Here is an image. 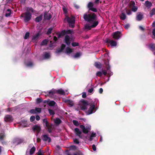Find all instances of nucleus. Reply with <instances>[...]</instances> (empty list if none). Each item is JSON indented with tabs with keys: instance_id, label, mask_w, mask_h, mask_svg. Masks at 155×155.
<instances>
[{
	"instance_id": "69168bd1",
	"label": "nucleus",
	"mask_w": 155,
	"mask_h": 155,
	"mask_svg": "<svg viewBox=\"0 0 155 155\" xmlns=\"http://www.w3.org/2000/svg\"><path fill=\"white\" fill-rule=\"evenodd\" d=\"M40 117L38 116H37L36 117V119L37 120H40Z\"/></svg>"
},
{
	"instance_id": "bf43d9fd",
	"label": "nucleus",
	"mask_w": 155,
	"mask_h": 155,
	"mask_svg": "<svg viewBox=\"0 0 155 155\" xmlns=\"http://www.w3.org/2000/svg\"><path fill=\"white\" fill-rule=\"evenodd\" d=\"M92 148L94 151H96V148L95 146L94 145H93L92 146Z\"/></svg>"
},
{
	"instance_id": "423d86ee",
	"label": "nucleus",
	"mask_w": 155,
	"mask_h": 155,
	"mask_svg": "<svg viewBox=\"0 0 155 155\" xmlns=\"http://www.w3.org/2000/svg\"><path fill=\"white\" fill-rule=\"evenodd\" d=\"M80 127L82 129L83 132L85 134H87L91 130V126L89 124H87L85 126L82 125L80 126Z\"/></svg>"
},
{
	"instance_id": "6e6552de",
	"label": "nucleus",
	"mask_w": 155,
	"mask_h": 155,
	"mask_svg": "<svg viewBox=\"0 0 155 155\" xmlns=\"http://www.w3.org/2000/svg\"><path fill=\"white\" fill-rule=\"evenodd\" d=\"M65 42L67 45H69L71 42L72 41L73 39L72 37L71 36H69L68 35H66L65 38Z\"/></svg>"
},
{
	"instance_id": "9d476101",
	"label": "nucleus",
	"mask_w": 155,
	"mask_h": 155,
	"mask_svg": "<svg viewBox=\"0 0 155 155\" xmlns=\"http://www.w3.org/2000/svg\"><path fill=\"white\" fill-rule=\"evenodd\" d=\"M4 121L6 122H12L13 120V118L10 115H7L5 116L4 118Z\"/></svg>"
},
{
	"instance_id": "0eeeda50",
	"label": "nucleus",
	"mask_w": 155,
	"mask_h": 155,
	"mask_svg": "<svg viewBox=\"0 0 155 155\" xmlns=\"http://www.w3.org/2000/svg\"><path fill=\"white\" fill-rule=\"evenodd\" d=\"M33 144H31L29 145L30 147H32L29 150L28 149L26 152V155H32L34 153L35 151V148L34 147H32Z\"/></svg>"
},
{
	"instance_id": "f03ea898",
	"label": "nucleus",
	"mask_w": 155,
	"mask_h": 155,
	"mask_svg": "<svg viewBox=\"0 0 155 155\" xmlns=\"http://www.w3.org/2000/svg\"><path fill=\"white\" fill-rule=\"evenodd\" d=\"M80 108L84 110H86L88 108V110L86 113L87 115H89L94 113L97 109L95 108V104L94 103L88 104L87 102L84 100L81 101L80 103Z\"/></svg>"
},
{
	"instance_id": "7c9ffc66",
	"label": "nucleus",
	"mask_w": 155,
	"mask_h": 155,
	"mask_svg": "<svg viewBox=\"0 0 155 155\" xmlns=\"http://www.w3.org/2000/svg\"><path fill=\"white\" fill-rule=\"evenodd\" d=\"M54 122L56 124H58L61 122V121L59 119L57 118L54 120Z\"/></svg>"
},
{
	"instance_id": "ddd939ff",
	"label": "nucleus",
	"mask_w": 155,
	"mask_h": 155,
	"mask_svg": "<svg viewBox=\"0 0 155 155\" xmlns=\"http://www.w3.org/2000/svg\"><path fill=\"white\" fill-rule=\"evenodd\" d=\"M42 139L44 141H48V143L50 142L51 141V139L47 135H44L43 136Z\"/></svg>"
},
{
	"instance_id": "49530a36",
	"label": "nucleus",
	"mask_w": 155,
	"mask_h": 155,
	"mask_svg": "<svg viewBox=\"0 0 155 155\" xmlns=\"http://www.w3.org/2000/svg\"><path fill=\"white\" fill-rule=\"evenodd\" d=\"M102 75V72L101 71H98L96 73V75L98 76H101Z\"/></svg>"
},
{
	"instance_id": "a19ab883",
	"label": "nucleus",
	"mask_w": 155,
	"mask_h": 155,
	"mask_svg": "<svg viewBox=\"0 0 155 155\" xmlns=\"http://www.w3.org/2000/svg\"><path fill=\"white\" fill-rule=\"evenodd\" d=\"M48 40L45 39L44 40L41 42V45H46L48 43Z\"/></svg>"
},
{
	"instance_id": "e2e57ef3",
	"label": "nucleus",
	"mask_w": 155,
	"mask_h": 155,
	"mask_svg": "<svg viewBox=\"0 0 155 155\" xmlns=\"http://www.w3.org/2000/svg\"><path fill=\"white\" fill-rule=\"evenodd\" d=\"M103 89L102 88H100L99 90V92L100 94H101L103 93Z\"/></svg>"
},
{
	"instance_id": "8fccbe9b",
	"label": "nucleus",
	"mask_w": 155,
	"mask_h": 155,
	"mask_svg": "<svg viewBox=\"0 0 155 155\" xmlns=\"http://www.w3.org/2000/svg\"><path fill=\"white\" fill-rule=\"evenodd\" d=\"M48 111H49V112L50 115H53L54 114V111L53 110L49 109L48 110Z\"/></svg>"
},
{
	"instance_id": "4468645a",
	"label": "nucleus",
	"mask_w": 155,
	"mask_h": 155,
	"mask_svg": "<svg viewBox=\"0 0 155 155\" xmlns=\"http://www.w3.org/2000/svg\"><path fill=\"white\" fill-rule=\"evenodd\" d=\"M11 13V11L10 9H8L6 11H4V14L6 17H10Z\"/></svg>"
},
{
	"instance_id": "c756f323",
	"label": "nucleus",
	"mask_w": 155,
	"mask_h": 155,
	"mask_svg": "<svg viewBox=\"0 0 155 155\" xmlns=\"http://www.w3.org/2000/svg\"><path fill=\"white\" fill-rule=\"evenodd\" d=\"M42 15H41L40 16L37 17L35 19V21L37 22H38L40 21L42 19Z\"/></svg>"
},
{
	"instance_id": "20e7f679",
	"label": "nucleus",
	"mask_w": 155,
	"mask_h": 155,
	"mask_svg": "<svg viewBox=\"0 0 155 155\" xmlns=\"http://www.w3.org/2000/svg\"><path fill=\"white\" fill-rule=\"evenodd\" d=\"M68 92L67 90L65 91L62 89L57 90L52 89L49 91L48 95L51 97H52L55 94H58L62 95H66L68 94Z\"/></svg>"
},
{
	"instance_id": "f257e3e1",
	"label": "nucleus",
	"mask_w": 155,
	"mask_h": 155,
	"mask_svg": "<svg viewBox=\"0 0 155 155\" xmlns=\"http://www.w3.org/2000/svg\"><path fill=\"white\" fill-rule=\"evenodd\" d=\"M84 18L88 22L85 26V28L87 30H90L91 28L95 27L98 24L97 16L93 13H85L84 15Z\"/></svg>"
},
{
	"instance_id": "09e8293b",
	"label": "nucleus",
	"mask_w": 155,
	"mask_h": 155,
	"mask_svg": "<svg viewBox=\"0 0 155 155\" xmlns=\"http://www.w3.org/2000/svg\"><path fill=\"white\" fill-rule=\"evenodd\" d=\"M74 142L77 144H78L79 143V142L78 140L77 139H74L73 140Z\"/></svg>"
},
{
	"instance_id": "603ef678",
	"label": "nucleus",
	"mask_w": 155,
	"mask_h": 155,
	"mask_svg": "<svg viewBox=\"0 0 155 155\" xmlns=\"http://www.w3.org/2000/svg\"><path fill=\"white\" fill-rule=\"evenodd\" d=\"M78 43L77 42H73L72 43V45L73 47L78 46Z\"/></svg>"
},
{
	"instance_id": "b1692460",
	"label": "nucleus",
	"mask_w": 155,
	"mask_h": 155,
	"mask_svg": "<svg viewBox=\"0 0 155 155\" xmlns=\"http://www.w3.org/2000/svg\"><path fill=\"white\" fill-rule=\"evenodd\" d=\"M74 131L76 134L78 136L80 137H81V132L80 130L78 128H76L74 129Z\"/></svg>"
},
{
	"instance_id": "393cba45",
	"label": "nucleus",
	"mask_w": 155,
	"mask_h": 155,
	"mask_svg": "<svg viewBox=\"0 0 155 155\" xmlns=\"http://www.w3.org/2000/svg\"><path fill=\"white\" fill-rule=\"evenodd\" d=\"M47 103L50 106H53L56 104V103L53 101L48 100Z\"/></svg>"
},
{
	"instance_id": "c9c22d12",
	"label": "nucleus",
	"mask_w": 155,
	"mask_h": 155,
	"mask_svg": "<svg viewBox=\"0 0 155 155\" xmlns=\"http://www.w3.org/2000/svg\"><path fill=\"white\" fill-rule=\"evenodd\" d=\"M81 55V53L78 52L76 53L74 56V57L75 58H78L80 57Z\"/></svg>"
},
{
	"instance_id": "1a4fd4ad",
	"label": "nucleus",
	"mask_w": 155,
	"mask_h": 155,
	"mask_svg": "<svg viewBox=\"0 0 155 155\" xmlns=\"http://www.w3.org/2000/svg\"><path fill=\"white\" fill-rule=\"evenodd\" d=\"M112 36L114 39L118 40L121 37V34L120 32L117 31L113 33Z\"/></svg>"
},
{
	"instance_id": "39448f33",
	"label": "nucleus",
	"mask_w": 155,
	"mask_h": 155,
	"mask_svg": "<svg viewBox=\"0 0 155 155\" xmlns=\"http://www.w3.org/2000/svg\"><path fill=\"white\" fill-rule=\"evenodd\" d=\"M64 21H68L70 27L71 28L74 27L75 22V18L74 17L72 16L70 18L66 17L64 19Z\"/></svg>"
},
{
	"instance_id": "72a5a7b5",
	"label": "nucleus",
	"mask_w": 155,
	"mask_h": 155,
	"mask_svg": "<svg viewBox=\"0 0 155 155\" xmlns=\"http://www.w3.org/2000/svg\"><path fill=\"white\" fill-rule=\"evenodd\" d=\"M149 47L151 50H154L155 49V45L150 44L149 45Z\"/></svg>"
},
{
	"instance_id": "052dcab7",
	"label": "nucleus",
	"mask_w": 155,
	"mask_h": 155,
	"mask_svg": "<svg viewBox=\"0 0 155 155\" xmlns=\"http://www.w3.org/2000/svg\"><path fill=\"white\" fill-rule=\"evenodd\" d=\"M41 100L39 98H37L36 99V102L37 103H39L41 102Z\"/></svg>"
},
{
	"instance_id": "a211bd4d",
	"label": "nucleus",
	"mask_w": 155,
	"mask_h": 155,
	"mask_svg": "<svg viewBox=\"0 0 155 155\" xmlns=\"http://www.w3.org/2000/svg\"><path fill=\"white\" fill-rule=\"evenodd\" d=\"M43 122L45 124L46 126L48 128V132L49 133H51V130L49 127V124L47 120L46 119H44L43 120Z\"/></svg>"
},
{
	"instance_id": "c85d7f7f",
	"label": "nucleus",
	"mask_w": 155,
	"mask_h": 155,
	"mask_svg": "<svg viewBox=\"0 0 155 155\" xmlns=\"http://www.w3.org/2000/svg\"><path fill=\"white\" fill-rule=\"evenodd\" d=\"M43 58L45 59H47L50 57V54L49 53H45L43 54Z\"/></svg>"
},
{
	"instance_id": "f8f14e48",
	"label": "nucleus",
	"mask_w": 155,
	"mask_h": 155,
	"mask_svg": "<svg viewBox=\"0 0 155 155\" xmlns=\"http://www.w3.org/2000/svg\"><path fill=\"white\" fill-rule=\"evenodd\" d=\"M41 108H36L35 109H32L30 111V112L33 114L41 112Z\"/></svg>"
},
{
	"instance_id": "a878e982",
	"label": "nucleus",
	"mask_w": 155,
	"mask_h": 155,
	"mask_svg": "<svg viewBox=\"0 0 155 155\" xmlns=\"http://www.w3.org/2000/svg\"><path fill=\"white\" fill-rule=\"evenodd\" d=\"M143 15L141 13H139L137 14L136 19L138 21H140L143 18Z\"/></svg>"
},
{
	"instance_id": "2f4dec72",
	"label": "nucleus",
	"mask_w": 155,
	"mask_h": 155,
	"mask_svg": "<svg viewBox=\"0 0 155 155\" xmlns=\"http://www.w3.org/2000/svg\"><path fill=\"white\" fill-rule=\"evenodd\" d=\"M88 91L90 94H92L94 91V89L93 87H92L91 88L88 89Z\"/></svg>"
},
{
	"instance_id": "5fc2aeb1",
	"label": "nucleus",
	"mask_w": 155,
	"mask_h": 155,
	"mask_svg": "<svg viewBox=\"0 0 155 155\" xmlns=\"http://www.w3.org/2000/svg\"><path fill=\"white\" fill-rule=\"evenodd\" d=\"M35 119V117L34 116H31L30 118V120L31 121H33Z\"/></svg>"
},
{
	"instance_id": "6ab92c4d",
	"label": "nucleus",
	"mask_w": 155,
	"mask_h": 155,
	"mask_svg": "<svg viewBox=\"0 0 155 155\" xmlns=\"http://www.w3.org/2000/svg\"><path fill=\"white\" fill-rule=\"evenodd\" d=\"M5 132L4 131H2V132L0 133V141H3L5 138Z\"/></svg>"
},
{
	"instance_id": "0e129e2a",
	"label": "nucleus",
	"mask_w": 155,
	"mask_h": 155,
	"mask_svg": "<svg viewBox=\"0 0 155 155\" xmlns=\"http://www.w3.org/2000/svg\"><path fill=\"white\" fill-rule=\"evenodd\" d=\"M102 74H103L104 75H105L107 74V72L105 70H103L102 71Z\"/></svg>"
},
{
	"instance_id": "4c0bfd02",
	"label": "nucleus",
	"mask_w": 155,
	"mask_h": 155,
	"mask_svg": "<svg viewBox=\"0 0 155 155\" xmlns=\"http://www.w3.org/2000/svg\"><path fill=\"white\" fill-rule=\"evenodd\" d=\"M23 123H20L21 126L24 127H26L27 126V121H24V122H22Z\"/></svg>"
},
{
	"instance_id": "4be33fe9",
	"label": "nucleus",
	"mask_w": 155,
	"mask_h": 155,
	"mask_svg": "<svg viewBox=\"0 0 155 155\" xmlns=\"http://www.w3.org/2000/svg\"><path fill=\"white\" fill-rule=\"evenodd\" d=\"M18 108L16 107L11 108H8L6 109V111L8 112L14 111L16 110Z\"/></svg>"
},
{
	"instance_id": "f3484780",
	"label": "nucleus",
	"mask_w": 155,
	"mask_h": 155,
	"mask_svg": "<svg viewBox=\"0 0 155 155\" xmlns=\"http://www.w3.org/2000/svg\"><path fill=\"white\" fill-rule=\"evenodd\" d=\"M41 34L40 32L37 33L35 35L32 37L33 40H36L38 39L40 36Z\"/></svg>"
},
{
	"instance_id": "37998d69",
	"label": "nucleus",
	"mask_w": 155,
	"mask_h": 155,
	"mask_svg": "<svg viewBox=\"0 0 155 155\" xmlns=\"http://www.w3.org/2000/svg\"><path fill=\"white\" fill-rule=\"evenodd\" d=\"M29 35H30V34H29V32H27V33H26L25 34V36H24V38L25 39H27L28 38V37L29 36Z\"/></svg>"
},
{
	"instance_id": "338daca9",
	"label": "nucleus",
	"mask_w": 155,
	"mask_h": 155,
	"mask_svg": "<svg viewBox=\"0 0 155 155\" xmlns=\"http://www.w3.org/2000/svg\"><path fill=\"white\" fill-rule=\"evenodd\" d=\"M153 35L155 36V28H154L153 31L152 32Z\"/></svg>"
},
{
	"instance_id": "13d9d810",
	"label": "nucleus",
	"mask_w": 155,
	"mask_h": 155,
	"mask_svg": "<svg viewBox=\"0 0 155 155\" xmlns=\"http://www.w3.org/2000/svg\"><path fill=\"white\" fill-rule=\"evenodd\" d=\"M86 95L85 92H83L82 93V97L83 98H85L86 97Z\"/></svg>"
},
{
	"instance_id": "774afa93",
	"label": "nucleus",
	"mask_w": 155,
	"mask_h": 155,
	"mask_svg": "<svg viewBox=\"0 0 155 155\" xmlns=\"http://www.w3.org/2000/svg\"><path fill=\"white\" fill-rule=\"evenodd\" d=\"M152 26L153 27H155V21L153 22Z\"/></svg>"
},
{
	"instance_id": "cd10ccee",
	"label": "nucleus",
	"mask_w": 155,
	"mask_h": 155,
	"mask_svg": "<svg viewBox=\"0 0 155 155\" xmlns=\"http://www.w3.org/2000/svg\"><path fill=\"white\" fill-rule=\"evenodd\" d=\"M65 47V45L63 44L61 45V48L60 49L57 50L56 51V53H58L61 52L64 49Z\"/></svg>"
},
{
	"instance_id": "680f3d73",
	"label": "nucleus",
	"mask_w": 155,
	"mask_h": 155,
	"mask_svg": "<svg viewBox=\"0 0 155 155\" xmlns=\"http://www.w3.org/2000/svg\"><path fill=\"white\" fill-rule=\"evenodd\" d=\"M33 65V64L32 62H30L27 64V66L28 67L31 66Z\"/></svg>"
},
{
	"instance_id": "dca6fc26",
	"label": "nucleus",
	"mask_w": 155,
	"mask_h": 155,
	"mask_svg": "<svg viewBox=\"0 0 155 155\" xmlns=\"http://www.w3.org/2000/svg\"><path fill=\"white\" fill-rule=\"evenodd\" d=\"M32 129L35 132L38 133L40 130L41 128L39 126L36 125L33 127Z\"/></svg>"
},
{
	"instance_id": "6e6d98bb",
	"label": "nucleus",
	"mask_w": 155,
	"mask_h": 155,
	"mask_svg": "<svg viewBox=\"0 0 155 155\" xmlns=\"http://www.w3.org/2000/svg\"><path fill=\"white\" fill-rule=\"evenodd\" d=\"M90 10H91L92 11L94 12H96L97 11V10L96 8H92L90 9Z\"/></svg>"
},
{
	"instance_id": "bb28decb",
	"label": "nucleus",
	"mask_w": 155,
	"mask_h": 155,
	"mask_svg": "<svg viewBox=\"0 0 155 155\" xmlns=\"http://www.w3.org/2000/svg\"><path fill=\"white\" fill-rule=\"evenodd\" d=\"M145 5L147 7L149 8L152 6V4L150 2L147 1L145 2Z\"/></svg>"
},
{
	"instance_id": "473e14b6",
	"label": "nucleus",
	"mask_w": 155,
	"mask_h": 155,
	"mask_svg": "<svg viewBox=\"0 0 155 155\" xmlns=\"http://www.w3.org/2000/svg\"><path fill=\"white\" fill-rule=\"evenodd\" d=\"M101 63L100 62H95V66L98 68H101Z\"/></svg>"
},
{
	"instance_id": "a18cd8bd",
	"label": "nucleus",
	"mask_w": 155,
	"mask_h": 155,
	"mask_svg": "<svg viewBox=\"0 0 155 155\" xmlns=\"http://www.w3.org/2000/svg\"><path fill=\"white\" fill-rule=\"evenodd\" d=\"M53 29L52 28H50L48 29V31L47 32V34L48 35L50 34L52 30Z\"/></svg>"
},
{
	"instance_id": "f704fd0d",
	"label": "nucleus",
	"mask_w": 155,
	"mask_h": 155,
	"mask_svg": "<svg viewBox=\"0 0 155 155\" xmlns=\"http://www.w3.org/2000/svg\"><path fill=\"white\" fill-rule=\"evenodd\" d=\"M155 15V8H153L150 12V15L151 17Z\"/></svg>"
},
{
	"instance_id": "7ed1b4c3",
	"label": "nucleus",
	"mask_w": 155,
	"mask_h": 155,
	"mask_svg": "<svg viewBox=\"0 0 155 155\" xmlns=\"http://www.w3.org/2000/svg\"><path fill=\"white\" fill-rule=\"evenodd\" d=\"M33 9L31 8H27L26 12L25 14L21 15V16L24 18L25 22L29 21L31 18V13L33 12Z\"/></svg>"
},
{
	"instance_id": "9b49d317",
	"label": "nucleus",
	"mask_w": 155,
	"mask_h": 155,
	"mask_svg": "<svg viewBox=\"0 0 155 155\" xmlns=\"http://www.w3.org/2000/svg\"><path fill=\"white\" fill-rule=\"evenodd\" d=\"M105 64L106 65V68L107 69V71L108 70L110 71V66L109 64V61H107L106 62H105ZM108 72V74H109V75H111L113 74L112 73L111 71H109Z\"/></svg>"
},
{
	"instance_id": "79ce46f5",
	"label": "nucleus",
	"mask_w": 155,
	"mask_h": 155,
	"mask_svg": "<svg viewBox=\"0 0 155 155\" xmlns=\"http://www.w3.org/2000/svg\"><path fill=\"white\" fill-rule=\"evenodd\" d=\"M73 124L76 126H77L79 125V123L78 121L75 120H73Z\"/></svg>"
},
{
	"instance_id": "ea45409f",
	"label": "nucleus",
	"mask_w": 155,
	"mask_h": 155,
	"mask_svg": "<svg viewBox=\"0 0 155 155\" xmlns=\"http://www.w3.org/2000/svg\"><path fill=\"white\" fill-rule=\"evenodd\" d=\"M93 6V4L91 2H89L87 5L88 8L89 9H90L91 8H92Z\"/></svg>"
},
{
	"instance_id": "aec40b11",
	"label": "nucleus",
	"mask_w": 155,
	"mask_h": 155,
	"mask_svg": "<svg viewBox=\"0 0 155 155\" xmlns=\"http://www.w3.org/2000/svg\"><path fill=\"white\" fill-rule=\"evenodd\" d=\"M72 31L70 30H67L66 31H63L60 34V35H65V33L66 34H71L72 33Z\"/></svg>"
},
{
	"instance_id": "58836bf2",
	"label": "nucleus",
	"mask_w": 155,
	"mask_h": 155,
	"mask_svg": "<svg viewBox=\"0 0 155 155\" xmlns=\"http://www.w3.org/2000/svg\"><path fill=\"white\" fill-rule=\"evenodd\" d=\"M65 102L68 103V104L70 106H72L73 105V103L72 101L69 100H67L65 101Z\"/></svg>"
},
{
	"instance_id": "412c9836",
	"label": "nucleus",
	"mask_w": 155,
	"mask_h": 155,
	"mask_svg": "<svg viewBox=\"0 0 155 155\" xmlns=\"http://www.w3.org/2000/svg\"><path fill=\"white\" fill-rule=\"evenodd\" d=\"M73 51V50L69 47H67L66 48L65 53L68 55L70 54Z\"/></svg>"
},
{
	"instance_id": "4d7b16f0",
	"label": "nucleus",
	"mask_w": 155,
	"mask_h": 155,
	"mask_svg": "<svg viewBox=\"0 0 155 155\" xmlns=\"http://www.w3.org/2000/svg\"><path fill=\"white\" fill-rule=\"evenodd\" d=\"M43 152L41 150H39L38 153V155H43Z\"/></svg>"
},
{
	"instance_id": "864d4df0",
	"label": "nucleus",
	"mask_w": 155,
	"mask_h": 155,
	"mask_svg": "<svg viewBox=\"0 0 155 155\" xmlns=\"http://www.w3.org/2000/svg\"><path fill=\"white\" fill-rule=\"evenodd\" d=\"M130 25L129 24H127L124 25V27L125 29H127L128 28L130 27Z\"/></svg>"
},
{
	"instance_id": "5701e85b",
	"label": "nucleus",
	"mask_w": 155,
	"mask_h": 155,
	"mask_svg": "<svg viewBox=\"0 0 155 155\" xmlns=\"http://www.w3.org/2000/svg\"><path fill=\"white\" fill-rule=\"evenodd\" d=\"M96 134L94 132H92L91 135L90 136V138L88 139L90 141H91L93 139V138L95 137L96 136Z\"/></svg>"
},
{
	"instance_id": "c03bdc74",
	"label": "nucleus",
	"mask_w": 155,
	"mask_h": 155,
	"mask_svg": "<svg viewBox=\"0 0 155 155\" xmlns=\"http://www.w3.org/2000/svg\"><path fill=\"white\" fill-rule=\"evenodd\" d=\"M18 140L17 141V144H19V141L18 140V139H15L13 140V143H14L15 144L16 143V140Z\"/></svg>"
},
{
	"instance_id": "de8ad7c7",
	"label": "nucleus",
	"mask_w": 155,
	"mask_h": 155,
	"mask_svg": "<svg viewBox=\"0 0 155 155\" xmlns=\"http://www.w3.org/2000/svg\"><path fill=\"white\" fill-rule=\"evenodd\" d=\"M137 9V7L135 6H133L132 8V10L134 12L136 11Z\"/></svg>"
},
{
	"instance_id": "3c124183",
	"label": "nucleus",
	"mask_w": 155,
	"mask_h": 155,
	"mask_svg": "<svg viewBox=\"0 0 155 155\" xmlns=\"http://www.w3.org/2000/svg\"><path fill=\"white\" fill-rule=\"evenodd\" d=\"M63 10L64 13H67V10L65 6H64L63 7Z\"/></svg>"
},
{
	"instance_id": "e433bc0d",
	"label": "nucleus",
	"mask_w": 155,
	"mask_h": 155,
	"mask_svg": "<svg viewBox=\"0 0 155 155\" xmlns=\"http://www.w3.org/2000/svg\"><path fill=\"white\" fill-rule=\"evenodd\" d=\"M126 18V15L125 14L123 13H122L120 15L121 19L122 20H124Z\"/></svg>"
},
{
	"instance_id": "2eb2a0df",
	"label": "nucleus",
	"mask_w": 155,
	"mask_h": 155,
	"mask_svg": "<svg viewBox=\"0 0 155 155\" xmlns=\"http://www.w3.org/2000/svg\"><path fill=\"white\" fill-rule=\"evenodd\" d=\"M107 42H109L112 47H116L117 45V42L113 40H108Z\"/></svg>"
}]
</instances>
